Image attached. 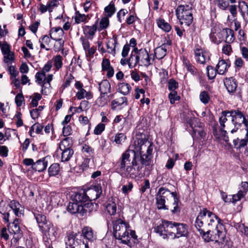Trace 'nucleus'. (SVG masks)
I'll return each instance as SVG.
<instances>
[{"label":"nucleus","instance_id":"f257e3e1","mask_svg":"<svg viewBox=\"0 0 248 248\" xmlns=\"http://www.w3.org/2000/svg\"><path fill=\"white\" fill-rule=\"evenodd\" d=\"M219 122L222 137L226 142L229 141V138L226 136L227 131L223 129L226 128L231 133H233L244 124L246 131L245 138L241 140L237 138L233 140V143L235 147L239 149L247 145L248 142V121L241 111L238 110L223 111L219 118Z\"/></svg>","mask_w":248,"mask_h":248},{"label":"nucleus","instance_id":"f03ea898","mask_svg":"<svg viewBox=\"0 0 248 248\" xmlns=\"http://www.w3.org/2000/svg\"><path fill=\"white\" fill-rule=\"evenodd\" d=\"M136 152L133 150H127L124 152L118 162V172L123 176L136 178L142 169L137 161Z\"/></svg>","mask_w":248,"mask_h":248},{"label":"nucleus","instance_id":"7ed1b4c3","mask_svg":"<svg viewBox=\"0 0 248 248\" xmlns=\"http://www.w3.org/2000/svg\"><path fill=\"white\" fill-rule=\"evenodd\" d=\"M205 233H203L202 238L205 242L215 241L221 243L224 241L226 232L221 220L214 213L210 211Z\"/></svg>","mask_w":248,"mask_h":248},{"label":"nucleus","instance_id":"20e7f679","mask_svg":"<svg viewBox=\"0 0 248 248\" xmlns=\"http://www.w3.org/2000/svg\"><path fill=\"white\" fill-rule=\"evenodd\" d=\"M113 235L116 239L120 240L123 244L127 245L130 242V235L128 232V224L121 218L112 222Z\"/></svg>","mask_w":248,"mask_h":248},{"label":"nucleus","instance_id":"39448f33","mask_svg":"<svg viewBox=\"0 0 248 248\" xmlns=\"http://www.w3.org/2000/svg\"><path fill=\"white\" fill-rule=\"evenodd\" d=\"M34 217L37 223L39 231L46 236L52 234L55 236L58 228L54 226L53 223L47 219L46 216L43 214L36 212L33 213Z\"/></svg>","mask_w":248,"mask_h":248},{"label":"nucleus","instance_id":"423d86ee","mask_svg":"<svg viewBox=\"0 0 248 248\" xmlns=\"http://www.w3.org/2000/svg\"><path fill=\"white\" fill-rule=\"evenodd\" d=\"M193 9L189 5H180L176 9V14L181 25L189 26L192 22Z\"/></svg>","mask_w":248,"mask_h":248},{"label":"nucleus","instance_id":"0eeeda50","mask_svg":"<svg viewBox=\"0 0 248 248\" xmlns=\"http://www.w3.org/2000/svg\"><path fill=\"white\" fill-rule=\"evenodd\" d=\"M177 224L175 222L164 221L162 224L154 228V232L158 233L164 239L170 236L174 238V235L176 232Z\"/></svg>","mask_w":248,"mask_h":248},{"label":"nucleus","instance_id":"6e6552de","mask_svg":"<svg viewBox=\"0 0 248 248\" xmlns=\"http://www.w3.org/2000/svg\"><path fill=\"white\" fill-rule=\"evenodd\" d=\"M209 213H210V211L206 208H203L200 211L195 220V226L202 236L203 233H206L207 230L206 223L208 222Z\"/></svg>","mask_w":248,"mask_h":248},{"label":"nucleus","instance_id":"1a4fd4ad","mask_svg":"<svg viewBox=\"0 0 248 248\" xmlns=\"http://www.w3.org/2000/svg\"><path fill=\"white\" fill-rule=\"evenodd\" d=\"M171 192L164 187L159 188L155 195L156 204L158 209L168 210V208L165 205V202L166 199H168V197L171 195Z\"/></svg>","mask_w":248,"mask_h":248},{"label":"nucleus","instance_id":"9d476101","mask_svg":"<svg viewBox=\"0 0 248 248\" xmlns=\"http://www.w3.org/2000/svg\"><path fill=\"white\" fill-rule=\"evenodd\" d=\"M18 220V219L16 218L13 222L10 225L9 228V232L11 234L14 235L13 238L11 240V243L15 245L23 236L19 226Z\"/></svg>","mask_w":248,"mask_h":248},{"label":"nucleus","instance_id":"9b49d317","mask_svg":"<svg viewBox=\"0 0 248 248\" xmlns=\"http://www.w3.org/2000/svg\"><path fill=\"white\" fill-rule=\"evenodd\" d=\"M135 49L139 66L148 67L152 64L151 58L150 57L149 54L146 49L141 48L138 50L136 48Z\"/></svg>","mask_w":248,"mask_h":248},{"label":"nucleus","instance_id":"f8f14e48","mask_svg":"<svg viewBox=\"0 0 248 248\" xmlns=\"http://www.w3.org/2000/svg\"><path fill=\"white\" fill-rule=\"evenodd\" d=\"M224 28L219 25L215 26L211 30L210 38L214 43L218 44L224 40Z\"/></svg>","mask_w":248,"mask_h":248},{"label":"nucleus","instance_id":"ddd939ff","mask_svg":"<svg viewBox=\"0 0 248 248\" xmlns=\"http://www.w3.org/2000/svg\"><path fill=\"white\" fill-rule=\"evenodd\" d=\"M141 138H137V150L139 152H144L145 151L147 154H151L153 150L152 144L144 135L143 137L141 135Z\"/></svg>","mask_w":248,"mask_h":248},{"label":"nucleus","instance_id":"4468645a","mask_svg":"<svg viewBox=\"0 0 248 248\" xmlns=\"http://www.w3.org/2000/svg\"><path fill=\"white\" fill-rule=\"evenodd\" d=\"M86 204H78L77 202H69L67 207V210L68 212L72 214L76 213H79L82 216L86 212V210L85 209Z\"/></svg>","mask_w":248,"mask_h":248},{"label":"nucleus","instance_id":"2eb2a0df","mask_svg":"<svg viewBox=\"0 0 248 248\" xmlns=\"http://www.w3.org/2000/svg\"><path fill=\"white\" fill-rule=\"evenodd\" d=\"M102 188L100 186H95L87 190L86 192L87 195L88 201H94L98 198L102 193Z\"/></svg>","mask_w":248,"mask_h":248},{"label":"nucleus","instance_id":"dca6fc26","mask_svg":"<svg viewBox=\"0 0 248 248\" xmlns=\"http://www.w3.org/2000/svg\"><path fill=\"white\" fill-rule=\"evenodd\" d=\"M49 32L51 39L56 41L60 42L61 44H63V41L62 43L61 42L64 34V31L62 28L61 27L52 28Z\"/></svg>","mask_w":248,"mask_h":248},{"label":"nucleus","instance_id":"f3484780","mask_svg":"<svg viewBox=\"0 0 248 248\" xmlns=\"http://www.w3.org/2000/svg\"><path fill=\"white\" fill-rule=\"evenodd\" d=\"M73 145V142L72 139L69 137H67L63 139L59 143V149L57 150L58 153L59 152H65L73 150L72 148Z\"/></svg>","mask_w":248,"mask_h":248},{"label":"nucleus","instance_id":"a211bd4d","mask_svg":"<svg viewBox=\"0 0 248 248\" xmlns=\"http://www.w3.org/2000/svg\"><path fill=\"white\" fill-rule=\"evenodd\" d=\"M195 56L196 61L201 64H204L210 60L209 53L202 49H196L195 50Z\"/></svg>","mask_w":248,"mask_h":248},{"label":"nucleus","instance_id":"6ab92c4d","mask_svg":"<svg viewBox=\"0 0 248 248\" xmlns=\"http://www.w3.org/2000/svg\"><path fill=\"white\" fill-rule=\"evenodd\" d=\"M230 65L231 63L229 61H226L223 59L219 60L216 66L217 73L219 75L225 74L227 72Z\"/></svg>","mask_w":248,"mask_h":248},{"label":"nucleus","instance_id":"aec40b11","mask_svg":"<svg viewBox=\"0 0 248 248\" xmlns=\"http://www.w3.org/2000/svg\"><path fill=\"white\" fill-rule=\"evenodd\" d=\"M118 44L117 37L116 35H113L107 44L108 52L114 56L116 54V47Z\"/></svg>","mask_w":248,"mask_h":248},{"label":"nucleus","instance_id":"412c9836","mask_svg":"<svg viewBox=\"0 0 248 248\" xmlns=\"http://www.w3.org/2000/svg\"><path fill=\"white\" fill-rule=\"evenodd\" d=\"M188 233L187 226L183 223H177L176 232L174 235V238L186 236Z\"/></svg>","mask_w":248,"mask_h":248},{"label":"nucleus","instance_id":"4be33fe9","mask_svg":"<svg viewBox=\"0 0 248 248\" xmlns=\"http://www.w3.org/2000/svg\"><path fill=\"white\" fill-rule=\"evenodd\" d=\"M140 157L136 155L137 161L139 165L142 167L143 166H149L151 157V154H144V152H140Z\"/></svg>","mask_w":248,"mask_h":248},{"label":"nucleus","instance_id":"5701e85b","mask_svg":"<svg viewBox=\"0 0 248 248\" xmlns=\"http://www.w3.org/2000/svg\"><path fill=\"white\" fill-rule=\"evenodd\" d=\"M224 85L230 93H233L237 88L236 80L232 77L226 78L224 80Z\"/></svg>","mask_w":248,"mask_h":248},{"label":"nucleus","instance_id":"b1692460","mask_svg":"<svg viewBox=\"0 0 248 248\" xmlns=\"http://www.w3.org/2000/svg\"><path fill=\"white\" fill-rule=\"evenodd\" d=\"M97 30V26L95 23L92 26H84L83 27V31L84 34L88 38L92 39Z\"/></svg>","mask_w":248,"mask_h":248},{"label":"nucleus","instance_id":"393cba45","mask_svg":"<svg viewBox=\"0 0 248 248\" xmlns=\"http://www.w3.org/2000/svg\"><path fill=\"white\" fill-rule=\"evenodd\" d=\"M72 197L73 201L78 204H83V202L88 201L87 195L84 190L74 193Z\"/></svg>","mask_w":248,"mask_h":248},{"label":"nucleus","instance_id":"a878e982","mask_svg":"<svg viewBox=\"0 0 248 248\" xmlns=\"http://www.w3.org/2000/svg\"><path fill=\"white\" fill-rule=\"evenodd\" d=\"M171 196L173 198V209L171 210L172 214H178L180 212V204L179 195L176 192H172Z\"/></svg>","mask_w":248,"mask_h":248},{"label":"nucleus","instance_id":"bb28decb","mask_svg":"<svg viewBox=\"0 0 248 248\" xmlns=\"http://www.w3.org/2000/svg\"><path fill=\"white\" fill-rule=\"evenodd\" d=\"M47 166V161L45 158L38 160L34 164L32 165V169L39 172H42L45 170Z\"/></svg>","mask_w":248,"mask_h":248},{"label":"nucleus","instance_id":"cd10ccee","mask_svg":"<svg viewBox=\"0 0 248 248\" xmlns=\"http://www.w3.org/2000/svg\"><path fill=\"white\" fill-rule=\"evenodd\" d=\"M10 208L13 211L15 215L17 217H20L23 214L20 209L21 204L15 200L11 201L9 203Z\"/></svg>","mask_w":248,"mask_h":248},{"label":"nucleus","instance_id":"c85d7f7f","mask_svg":"<svg viewBox=\"0 0 248 248\" xmlns=\"http://www.w3.org/2000/svg\"><path fill=\"white\" fill-rule=\"evenodd\" d=\"M183 64L186 70L192 75L198 76L199 75V70L187 59L185 58L183 59Z\"/></svg>","mask_w":248,"mask_h":248},{"label":"nucleus","instance_id":"c756f323","mask_svg":"<svg viewBox=\"0 0 248 248\" xmlns=\"http://www.w3.org/2000/svg\"><path fill=\"white\" fill-rule=\"evenodd\" d=\"M198 119L196 118H193V119H191L189 121V124L190 126L193 129V132L194 133L195 135H196L197 134L199 136V137L202 138H204L206 135L205 132L203 130V129L202 128H199V129H195L196 125L194 124V122L198 123Z\"/></svg>","mask_w":248,"mask_h":248},{"label":"nucleus","instance_id":"7c9ffc66","mask_svg":"<svg viewBox=\"0 0 248 248\" xmlns=\"http://www.w3.org/2000/svg\"><path fill=\"white\" fill-rule=\"evenodd\" d=\"M99 89L101 93L108 94V93H110V84L108 80H103L99 84Z\"/></svg>","mask_w":248,"mask_h":248},{"label":"nucleus","instance_id":"2f4dec72","mask_svg":"<svg viewBox=\"0 0 248 248\" xmlns=\"http://www.w3.org/2000/svg\"><path fill=\"white\" fill-rule=\"evenodd\" d=\"M39 42L40 43L41 48L45 49L46 50H49V47L51 46V40L48 35H45L42 36L39 39Z\"/></svg>","mask_w":248,"mask_h":248},{"label":"nucleus","instance_id":"473e14b6","mask_svg":"<svg viewBox=\"0 0 248 248\" xmlns=\"http://www.w3.org/2000/svg\"><path fill=\"white\" fill-rule=\"evenodd\" d=\"M224 30L225 32L224 33V39H225L226 43L230 44L233 42L234 40L233 30L229 28H225Z\"/></svg>","mask_w":248,"mask_h":248},{"label":"nucleus","instance_id":"72a5a7b5","mask_svg":"<svg viewBox=\"0 0 248 248\" xmlns=\"http://www.w3.org/2000/svg\"><path fill=\"white\" fill-rule=\"evenodd\" d=\"M76 96L78 100L85 98L87 99H91L93 97L92 93L90 92H87L84 89H80V90H78L76 93Z\"/></svg>","mask_w":248,"mask_h":248},{"label":"nucleus","instance_id":"f704fd0d","mask_svg":"<svg viewBox=\"0 0 248 248\" xmlns=\"http://www.w3.org/2000/svg\"><path fill=\"white\" fill-rule=\"evenodd\" d=\"M60 172V166L58 163H53L50 165L48 169V175L50 177L56 176Z\"/></svg>","mask_w":248,"mask_h":248},{"label":"nucleus","instance_id":"c9c22d12","mask_svg":"<svg viewBox=\"0 0 248 248\" xmlns=\"http://www.w3.org/2000/svg\"><path fill=\"white\" fill-rule=\"evenodd\" d=\"M82 234L84 238L90 241H93L94 239L93 231L92 229L90 227H84L82 229Z\"/></svg>","mask_w":248,"mask_h":248},{"label":"nucleus","instance_id":"e433bc0d","mask_svg":"<svg viewBox=\"0 0 248 248\" xmlns=\"http://www.w3.org/2000/svg\"><path fill=\"white\" fill-rule=\"evenodd\" d=\"M166 53L167 50H166V48H164L161 46H158L154 50L155 56L153 57V60L155 58L158 60H161L166 56Z\"/></svg>","mask_w":248,"mask_h":248},{"label":"nucleus","instance_id":"4c0bfd02","mask_svg":"<svg viewBox=\"0 0 248 248\" xmlns=\"http://www.w3.org/2000/svg\"><path fill=\"white\" fill-rule=\"evenodd\" d=\"M156 23L158 27L165 32H169L171 29V27L170 24L166 22L163 19L159 18L157 19Z\"/></svg>","mask_w":248,"mask_h":248},{"label":"nucleus","instance_id":"58836bf2","mask_svg":"<svg viewBox=\"0 0 248 248\" xmlns=\"http://www.w3.org/2000/svg\"><path fill=\"white\" fill-rule=\"evenodd\" d=\"M109 100L108 94L101 93L100 96L96 100L95 103L99 107H104L107 104Z\"/></svg>","mask_w":248,"mask_h":248},{"label":"nucleus","instance_id":"ea45409f","mask_svg":"<svg viewBox=\"0 0 248 248\" xmlns=\"http://www.w3.org/2000/svg\"><path fill=\"white\" fill-rule=\"evenodd\" d=\"M118 87L119 92L124 95L128 94L131 90L130 85L125 82L119 84Z\"/></svg>","mask_w":248,"mask_h":248},{"label":"nucleus","instance_id":"a19ab883","mask_svg":"<svg viewBox=\"0 0 248 248\" xmlns=\"http://www.w3.org/2000/svg\"><path fill=\"white\" fill-rule=\"evenodd\" d=\"M239 11L244 20L248 22V5L245 2L243 1L240 3Z\"/></svg>","mask_w":248,"mask_h":248},{"label":"nucleus","instance_id":"79ce46f5","mask_svg":"<svg viewBox=\"0 0 248 248\" xmlns=\"http://www.w3.org/2000/svg\"><path fill=\"white\" fill-rule=\"evenodd\" d=\"M106 210L110 215L115 214L117 210V205L115 202L112 200H109L106 205Z\"/></svg>","mask_w":248,"mask_h":248},{"label":"nucleus","instance_id":"37998d69","mask_svg":"<svg viewBox=\"0 0 248 248\" xmlns=\"http://www.w3.org/2000/svg\"><path fill=\"white\" fill-rule=\"evenodd\" d=\"M126 136L125 134L123 133H117L114 137L112 138V141L115 142L117 144H122L125 140Z\"/></svg>","mask_w":248,"mask_h":248},{"label":"nucleus","instance_id":"c03bdc74","mask_svg":"<svg viewBox=\"0 0 248 248\" xmlns=\"http://www.w3.org/2000/svg\"><path fill=\"white\" fill-rule=\"evenodd\" d=\"M137 64L139 65V62L138 61V58L135 50L134 53H133V52H132L130 54V58L128 59V66L130 68H133L136 67Z\"/></svg>","mask_w":248,"mask_h":248},{"label":"nucleus","instance_id":"a18cd8bd","mask_svg":"<svg viewBox=\"0 0 248 248\" xmlns=\"http://www.w3.org/2000/svg\"><path fill=\"white\" fill-rule=\"evenodd\" d=\"M61 155V161L62 162L68 161L72 157L74 154L73 150H70L65 152H62L60 153Z\"/></svg>","mask_w":248,"mask_h":248},{"label":"nucleus","instance_id":"49530a36","mask_svg":"<svg viewBox=\"0 0 248 248\" xmlns=\"http://www.w3.org/2000/svg\"><path fill=\"white\" fill-rule=\"evenodd\" d=\"M75 238L76 236L74 234H70L65 241L66 246H75L76 247L78 248V243L77 241L75 240Z\"/></svg>","mask_w":248,"mask_h":248},{"label":"nucleus","instance_id":"de8ad7c7","mask_svg":"<svg viewBox=\"0 0 248 248\" xmlns=\"http://www.w3.org/2000/svg\"><path fill=\"white\" fill-rule=\"evenodd\" d=\"M104 11L107 13L108 17H111L114 14L116 9L114 3L112 1L110 2L108 5L105 8Z\"/></svg>","mask_w":248,"mask_h":248},{"label":"nucleus","instance_id":"09e8293b","mask_svg":"<svg viewBox=\"0 0 248 248\" xmlns=\"http://www.w3.org/2000/svg\"><path fill=\"white\" fill-rule=\"evenodd\" d=\"M216 4L222 10H226L229 6L228 0H216Z\"/></svg>","mask_w":248,"mask_h":248},{"label":"nucleus","instance_id":"8fccbe9b","mask_svg":"<svg viewBox=\"0 0 248 248\" xmlns=\"http://www.w3.org/2000/svg\"><path fill=\"white\" fill-rule=\"evenodd\" d=\"M207 76L209 79H212L216 77L217 71L216 68H214L212 66H208L206 68Z\"/></svg>","mask_w":248,"mask_h":248},{"label":"nucleus","instance_id":"3c124183","mask_svg":"<svg viewBox=\"0 0 248 248\" xmlns=\"http://www.w3.org/2000/svg\"><path fill=\"white\" fill-rule=\"evenodd\" d=\"M109 25V19L108 17H103L100 22L99 27L98 29L99 31H101L102 30L106 29L108 28Z\"/></svg>","mask_w":248,"mask_h":248},{"label":"nucleus","instance_id":"603ef678","mask_svg":"<svg viewBox=\"0 0 248 248\" xmlns=\"http://www.w3.org/2000/svg\"><path fill=\"white\" fill-rule=\"evenodd\" d=\"M127 99L125 97H122L115 100H113L111 102V105L114 108L120 106L124 104V103H126Z\"/></svg>","mask_w":248,"mask_h":248},{"label":"nucleus","instance_id":"864d4df0","mask_svg":"<svg viewBox=\"0 0 248 248\" xmlns=\"http://www.w3.org/2000/svg\"><path fill=\"white\" fill-rule=\"evenodd\" d=\"M62 57L60 55H56L53 57V60L54 62V65L57 69H59L62 67Z\"/></svg>","mask_w":248,"mask_h":248},{"label":"nucleus","instance_id":"5fc2aeb1","mask_svg":"<svg viewBox=\"0 0 248 248\" xmlns=\"http://www.w3.org/2000/svg\"><path fill=\"white\" fill-rule=\"evenodd\" d=\"M87 19V16L84 14H81L78 11L76 12L75 21L76 23L79 24L84 22Z\"/></svg>","mask_w":248,"mask_h":248},{"label":"nucleus","instance_id":"6e6d98bb","mask_svg":"<svg viewBox=\"0 0 248 248\" xmlns=\"http://www.w3.org/2000/svg\"><path fill=\"white\" fill-rule=\"evenodd\" d=\"M200 101L203 104H207L210 100V97L208 93L206 91H202L200 94Z\"/></svg>","mask_w":248,"mask_h":248},{"label":"nucleus","instance_id":"4d7b16f0","mask_svg":"<svg viewBox=\"0 0 248 248\" xmlns=\"http://www.w3.org/2000/svg\"><path fill=\"white\" fill-rule=\"evenodd\" d=\"M245 195L246 194L243 193L241 190H239L237 194L232 196V198L230 199L229 202H236L240 200L242 198H243L245 196Z\"/></svg>","mask_w":248,"mask_h":248},{"label":"nucleus","instance_id":"13d9d810","mask_svg":"<svg viewBox=\"0 0 248 248\" xmlns=\"http://www.w3.org/2000/svg\"><path fill=\"white\" fill-rule=\"evenodd\" d=\"M42 85V90L41 92L43 94L45 95H47L49 93H50L51 90V85L50 83H46V82H44L41 84Z\"/></svg>","mask_w":248,"mask_h":248},{"label":"nucleus","instance_id":"bf43d9fd","mask_svg":"<svg viewBox=\"0 0 248 248\" xmlns=\"http://www.w3.org/2000/svg\"><path fill=\"white\" fill-rule=\"evenodd\" d=\"M45 76L46 75L42 72H37L35 76L36 82L41 85L44 82Z\"/></svg>","mask_w":248,"mask_h":248},{"label":"nucleus","instance_id":"052dcab7","mask_svg":"<svg viewBox=\"0 0 248 248\" xmlns=\"http://www.w3.org/2000/svg\"><path fill=\"white\" fill-rule=\"evenodd\" d=\"M133 187V185L132 182H128L127 185L123 186L122 187V191L124 194H127L131 191Z\"/></svg>","mask_w":248,"mask_h":248},{"label":"nucleus","instance_id":"680f3d73","mask_svg":"<svg viewBox=\"0 0 248 248\" xmlns=\"http://www.w3.org/2000/svg\"><path fill=\"white\" fill-rule=\"evenodd\" d=\"M41 98L42 96L39 93H34L33 94V97L31 102V104L33 107H36L38 106V102Z\"/></svg>","mask_w":248,"mask_h":248},{"label":"nucleus","instance_id":"e2e57ef3","mask_svg":"<svg viewBox=\"0 0 248 248\" xmlns=\"http://www.w3.org/2000/svg\"><path fill=\"white\" fill-rule=\"evenodd\" d=\"M82 151L83 153H87L89 156H92L94 154L93 149L87 144H84L82 146Z\"/></svg>","mask_w":248,"mask_h":248},{"label":"nucleus","instance_id":"0e129e2a","mask_svg":"<svg viewBox=\"0 0 248 248\" xmlns=\"http://www.w3.org/2000/svg\"><path fill=\"white\" fill-rule=\"evenodd\" d=\"M178 87V83L174 79H170L168 82V88L170 91H175Z\"/></svg>","mask_w":248,"mask_h":248},{"label":"nucleus","instance_id":"69168bd1","mask_svg":"<svg viewBox=\"0 0 248 248\" xmlns=\"http://www.w3.org/2000/svg\"><path fill=\"white\" fill-rule=\"evenodd\" d=\"M3 55H4V61L5 63H8L14 60V54L11 51Z\"/></svg>","mask_w":248,"mask_h":248},{"label":"nucleus","instance_id":"338daca9","mask_svg":"<svg viewBox=\"0 0 248 248\" xmlns=\"http://www.w3.org/2000/svg\"><path fill=\"white\" fill-rule=\"evenodd\" d=\"M169 98L170 100V103L173 104L175 103V101L178 100L180 97L177 95V93L176 91H172L169 94Z\"/></svg>","mask_w":248,"mask_h":248},{"label":"nucleus","instance_id":"774afa93","mask_svg":"<svg viewBox=\"0 0 248 248\" xmlns=\"http://www.w3.org/2000/svg\"><path fill=\"white\" fill-rule=\"evenodd\" d=\"M105 125L100 123L98 124L94 130V133L95 135H100L105 130Z\"/></svg>","mask_w":248,"mask_h":248}]
</instances>
